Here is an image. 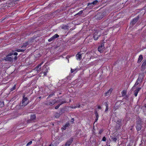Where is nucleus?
Here are the masks:
<instances>
[{"label": "nucleus", "instance_id": "obj_1", "mask_svg": "<svg viewBox=\"0 0 146 146\" xmlns=\"http://www.w3.org/2000/svg\"><path fill=\"white\" fill-rule=\"evenodd\" d=\"M29 100H28L27 97H25V95L23 96V99L22 100L21 103H20V106L22 107H24L26 106L29 103Z\"/></svg>", "mask_w": 146, "mask_h": 146}, {"label": "nucleus", "instance_id": "obj_2", "mask_svg": "<svg viewBox=\"0 0 146 146\" xmlns=\"http://www.w3.org/2000/svg\"><path fill=\"white\" fill-rule=\"evenodd\" d=\"M142 77V75H139V77L137 80L135 85L133 86L132 88V89H133L135 87H136V86L138 85L140 82H142V79L141 78Z\"/></svg>", "mask_w": 146, "mask_h": 146}, {"label": "nucleus", "instance_id": "obj_3", "mask_svg": "<svg viewBox=\"0 0 146 146\" xmlns=\"http://www.w3.org/2000/svg\"><path fill=\"white\" fill-rule=\"evenodd\" d=\"M139 18V16H138L136 17L133 19L130 23L131 26L132 27L133 25L136 23Z\"/></svg>", "mask_w": 146, "mask_h": 146}, {"label": "nucleus", "instance_id": "obj_4", "mask_svg": "<svg viewBox=\"0 0 146 146\" xmlns=\"http://www.w3.org/2000/svg\"><path fill=\"white\" fill-rule=\"evenodd\" d=\"M104 48V42H103L102 43L101 46L98 47V50L100 52H103Z\"/></svg>", "mask_w": 146, "mask_h": 146}, {"label": "nucleus", "instance_id": "obj_5", "mask_svg": "<svg viewBox=\"0 0 146 146\" xmlns=\"http://www.w3.org/2000/svg\"><path fill=\"white\" fill-rule=\"evenodd\" d=\"M103 17V16L102 13H99L95 16V18L99 20L101 19Z\"/></svg>", "mask_w": 146, "mask_h": 146}, {"label": "nucleus", "instance_id": "obj_6", "mask_svg": "<svg viewBox=\"0 0 146 146\" xmlns=\"http://www.w3.org/2000/svg\"><path fill=\"white\" fill-rule=\"evenodd\" d=\"M100 34L98 32H96L94 33V34L93 38L94 40H96L100 36Z\"/></svg>", "mask_w": 146, "mask_h": 146}, {"label": "nucleus", "instance_id": "obj_7", "mask_svg": "<svg viewBox=\"0 0 146 146\" xmlns=\"http://www.w3.org/2000/svg\"><path fill=\"white\" fill-rule=\"evenodd\" d=\"M36 116L35 114L32 115L31 116V118L30 119H29L27 121V123H30L32 121L35 120L36 119Z\"/></svg>", "mask_w": 146, "mask_h": 146}, {"label": "nucleus", "instance_id": "obj_8", "mask_svg": "<svg viewBox=\"0 0 146 146\" xmlns=\"http://www.w3.org/2000/svg\"><path fill=\"white\" fill-rule=\"evenodd\" d=\"M73 138H71L66 143L65 146H69L73 141Z\"/></svg>", "mask_w": 146, "mask_h": 146}, {"label": "nucleus", "instance_id": "obj_9", "mask_svg": "<svg viewBox=\"0 0 146 146\" xmlns=\"http://www.w3.org/2000/svg\"><path fill=\"white\" fill-rule=\"evenodd\" d=\"M13 58L11 57H10L9 56H6L5 57H4L3 58V60H5L6 61H11L13 60Z\"/></svg>", "mask_w": 146, "mask_h": 146}, {"label": "nucleus", "instance_id": "obj_10", "mask_svg": "<svg viewBox=\"0 0 146 146\" xmlns=\"http://www.w3.org/2000/svg\"><path fill=\"white\" fill-rule=\"evenodd\" d=\"M59 36L57 34H56L55 35H54L52 37H51L48 40V41L49 42H51L52 40H54L56 38H57L59 37Z\"/></svg>", "mask_w": 146, "mask_h": 146}, {"label": "nucleus", "instance_id": "obj_11", "mask_svg": "<svg viewBox=\"0 0 146 146\" xmlns=\"http://www.w3.org/2000/svg\"><path fill=\"white\" fill-rule=\"evenodd\" d=\"M56 102L57 101L55 100H52V102H49L47 103L46 104V105H47L52 106L56 103Z\"/></svg>", "mask_w": 146, "mask_h": 146}, {"label": "nucleus", "instance_id": "obj_12", "mask_svg": "<svg viewBox=\"0 0 146 146\" xmlns=\"http://www.w3.org/2000/svg\"><path fill=\"white\" fill-rule=\"evenodd\" d=\"M146 68V60H145L141 66V70H144Z\"/></svg>", "mask_w": 146, "mask_h": 146}, {"label": "nucleus", "instance_id": "obj_13", "mask_svg": "<svg viewBox=\"0 0 146 146\" xmlns=\"http://www.w3.org/2000/svg\"><path fill=\"white\" fill-rule=\"evenodd\" d=\"M70 125V124L69 123H66V124L64 125L61 128L62 130H65L66 128L68 127Z\"/></svg>", "mask_w": 146, "mask_h": 146}, {"label": "nucleus", "instance_id": "obj_14", "mask_svg": "<svg viewBox=\"0 0 146 146\" xmlns=\"http://www.w3.org/2000/svg\"><path fill=\"white\" fill-rule=\"evenodd\" d=\"M42 64V62L41 63L36 67V70L38 72H40V69H41V67L39 68V67Z\"/></svg>", "mask_w": 146, "mask_h": 146}, {"label": "nucleus", "instance_id": "obj_15", "mask_svg": "<svg viewBox=\"0 0 146 146\" xmlns=\"http://www.w3.org/2000/svg\"><path fill=\"white\" fill-rule=\"evenodd\" d=\"M141 88H138L137 89H136L134 91V95L135 96H137L138 94V93L141 90Z\"/></svg>", "mask_w": 146, "mask_h": 146}, {"label": "nucleus", "instance_id": "obj_16", "mask_svg": "<svg viewBox=\"0 0 146 146\" xmlns=\"http://www.w3.org/2000/svg\"><path fill=\"white\" fill-rule=\"evenodd\" d=\"M136 128L137 130L138 131H140L141 128V124L139 123L137 124L136 126Z\"/></svg>", "mask_w": 146, "mask_h": 146}, {"label": "nucleus", "instance_id": "obj_17", "mask_svg": "<svg viewBox=\"0 0 146 146\" xmlns=\"http://www.w3.org/2000/svg\"><path fill=\"white\" fill-rule=\"evenodd\" d=\"M76 56L77 60L79 59L80 60L82 58L81 54H80V52L76 54Z\"/></svg>", "mask_w": 146, "mask_h": 146}, {"label": "nucleus", "instance_id": "obj_18", "mask_svg": "<svg viewBox=\"0 0 146 146\" xmlns=\"http://www.w3.org/2000/svg\"><path fill=\"white\" fill-rule=\"evenodd\" d=\"M98 2V1L97 0H96L93 1L92 3H88V6H89L90 5H96L97 4Z\"/></svg>", "mask_w": 146, "mask_h": 146}, {"label": "nucleus", "instance_id": "obj_19", "mask_svg": "<svg viewBox=\"0 0 146 146\" xmlns=\"http://www.w3.org/2000/svg\"><path fill=\"white\" fill-rule=\"evenodd\" d=\"M143 59V56L142 55H140L139 57L138 60L137 61V63H139L141 62L142 60Z\"/></svg>", "mask_w": 146, "mask_h": 146}, {"label": "nucleus", "instance_id": "obj_20", "mask_svg": "<svg viewBox=\"0 0 146 146\" xmlns=\"http://www.w3.org/2000/svg\"><path fill=\"white\" fill-rule=\"evenodd\" d=\"M112 89H110L106 93L105 96H108L109 95L111 92Z\"/></svg>", "mask_w": 146, "mask_h": 146}, {"label": "nucleus", "instance_id": "obj_21", "mask_svg": "<svg viewBox=\"0 0 146 146\" xmlns=\"http://www.w3.org/2000/svg\"><path fill=\"white\" fill-rule=\"evenodd\" d=\"M29 44V43L28 42H25L23 44V46L22 47L24 48H25V47Z\"/></svg>", "mask_w": 146, "mask_h": 146}, {"label": "nucleus", "instance_id": "obj_22", "mask_svg": "<svg viewBox=\"0 0 146 146\" xmlns=\"http://www.w3.org/2000/svg\"><path fill=\"white\" fill-rule=\"evenodd\" d=\"M26 50L25 48L23 49H17V50L16 51L18 52H23Z\"/></svg>", "mask_w": 146, "mask_h": 146}, {"label": "nucleus", "instance_id": "obj_23", "mask_svg": "<svg viewBox=\"0 0 146 146\" xmlns=\"http://www.w3.org/2000/svg\"><path fill=\"white\" fill-rule=\"evenodd\" d=\"M121 94L122 96H125L126 94V91L125 90L122 91L121 92Z\"/></svg>", "mask_w": 146, "mask_h": 146}, {"label": "nucleus", "instance_id": "obj_24", "mask_svg": "<svg viewBox=\"0 0 146 146\" xmlns=\"http://www.w3.org/2000/svg\"><path fill=\"white\" fill-rule=\"evenodd\" d=\"M4 106V103L3 101L0 102V108L3 107Z\"/></svg>", "mask_w": 146, "mask_h": 146}, {"label": "nucleus", "instance_id": "obj_25", "mask_svg": "<svg viewBox=\"0 0 146 146\" xmlns=\"http://www.w3.org/2000/svg\"><path fill=\"white\" fill-rule=\"evenodd\" d=\"M60 115V114L59 113H55L54 116L55 117L58 118L59 117Z\"/></svg>", "mask_w": 146, "mask_h": 146}, {"label": "nucleus", "instance_id": "obj_26", "mask_svg": "<svg viewBox=\"0 0 146 146\" xmlns=\"http://www.w3.org/2000/svg\"><path fill=\"white\" fill-rule=\"evenodd\" d=\"M94 113L95 114L96 117L98 118L99 115L96 111L94 112Z\"/></svg>", "mask_w": 146, "mask_h": 146}, {"label": "nucleus", "instance_id": "obj_27", "mask_svg": "<svg viewBox=\"0 0 146 146\" xmlns=\"http://www.w3.org/2000/svg\"><path fill=\"white\" fill-rule=\"evenodd\" d=\"M117 123H118L119 126H121L122 124L121 123V120H118L117 121Z\"/></svg>", "mask_w": 146, "mask_h": 146}, {"label": "nucleus", "instance_id": "obj_28", "mask_svg": "<svg viewBox=\"0 0 146 146\" xmlns=\"http://www.w3.org/2000/svg\"><path fill=\"white\" fill-rule=\"evenodd\" d=\"M82 13H83V11H81L79 12H78V13L76 14L75 15V16L77 15H81V14H82Z\"/></svg>", "mask_w": 146, "mask_h": 146}, {"label": "nucleus", "instance_id": "obj_29", "mask_svg": "<svg viewBox=\"0 0 146 146\" xmlns=\"http://www.w3.org/2000/svg\"><path fill=\"white\" fill-rule=\"evenodd\" d=\"M32 143V141H31L27 143V144L26 145V146H28L30 145Z\"/></svg>", "mask_w": 146, "mask_h": 146}, {"label": "nucleus", "instance_id": "obj_30", "mask_svg": "<svg viewBox=\"0 0 146 146\" xmlns=\"http://www.w3.org/2000/svg\"><path fill=\"white\" fill-rule=\"evenodd\" d=\"M111 139L114 142H116V141L117 140V139L115 137L112 138Z\"/></svg>", "mask_w": 146, "mask_h": 146}, {"label": "nucleus", "instance_id": "obj_31", "mask_svg": "<svg viewBox=\"0 0 146 146\" xmlns=\"http://www.w3.org/2000/svg\"><path fill=\"white\" fill-rule=\"evenodd\" d=\"M15 85L11 89V91H13V90H15Z\"/></svg>", "mask_w": 146, "mask_h": 146}, {"label": "nucleus", "instance_id": "obj_32", "mask_svg": "<svg viewBox=\"0 0 146 146\" xmlns=\"http://www.w3.org/2000/svg\"><path fill=\"white\" fill-rule=\"evenodd\" d=\"M66 103V101H64L61 102H60V104H60V105H61L63 104H64V103Z\"/></svg>", "mask_w": 146, "mask_h": 146}, {"label": "nucleus", "instance_id": "obj_33", "mask_svg": "<svg viewBox=\"0 0 146 146\" xmlns=\"http://www.w3.org/2000/svg\"><path fill=\"white\" fill-rule=\"evenodd\" d=\"M60 104H58V105H57V106H55V108L56 109H57L58 108H59V106H60Z\"/></svg>", "mask_w": 146, "mask_h": 146}, {"label": "nucleus", "instance_id": "obj_34", "mask_svg": "<svg viewBox=\"0 0 146 146\" xmlns=\"http://www.w3.org/2000/svg\"><path fill=\"white\" fill-rule=\"evenodd\" d=\"M103 129L100 130L99 131V133L100 134H101L103 132Z\"/></svg>", "mask_w": 146, "mask_h": 146}, {"label": "nucleus", "instance_id": "obj_35", "mask_svg": "<svg viewBox=\"0 0 146 146\" xmlns=\"http://www.w3.org/2000/svg\"><path fill=\"white\" fill-rule=\"evenodd\" d=\"M102 140L103 141H106V137H103V138H102Z\"/></svg>", "mask_w": 146, "mask_h": 146}, {"label": "nucleus", "instance_id": "obj_36", "mask_svg": "<svg viewBox=\"0 0 146 146\" xmlns=\"http://www.w3.org/2000/svg\"><path fill=\"white\" fill-rule=\"evenodd\" d=\"M13 54V53H10L9 54H8L7 55V56H11V55H12Z\"/></svg>", "mask_w": 146, "mask_h": 146}, {"label": "nucleus", "instance_id": "obj_37", "mask_svg": "<svg viewBox=\"0 0 146 146\" xmlns=\"http://www.w3.org/2000/svg\"><path fill=\"white\" fill-rule=\"evenodd\" d=\"M54 94H50V95L48 96V97L47 98V99H48L49 98L51 97Z\"/></svg>", "mask_w": 146, "mask_h": 146}, {"label": "nucleus", "instance_id": "obj_38", "mask_svg": "<svg viewBox=\"0 0 146 146\" xmlns=\"http://www.w3.org/2000/svg\"><path fill=\"white\" fill-rule=\"evenodd\" d=\"M104 104H105V106H106V107H108V104L107 102H105L104 103Z\"/></svg>", "mask_w": 146, "mask_h": 146}, {"label": "nucleus", "instance_id": "obj_39", "mask_svg": "<svg viewBox=\"0 0 146 146\" xmlns=\"http://www.w3.org/2000/svg\"><path fill=\"white\" fill-rule=\"evenodd\" d=\"M74 121V118H72L71 119V120H70V122H72V123H73Z\"/></svg>", "mask_w": 146, "mask_h": 146}, {"label": "nucleus", "instance_id": "obj_40", "mask_svg": "<svg viewBox=\"0 0 146 146\" xmlns=\"http://www.w3.org/2000/svg\"><path fill=\"white\" fill-rule=\"evenodd\" d=\"M76 69H71V73H72L73 72H74L75 70H76Z\"/></svg>", "mask_w": 146, "mask_h": 146}, {"label": "nucleus", "instance_id": "obj_41", "mask_svg": "<svg viewBox=\"0 0 146 146\" xmlns=\"http://www.w3.org/2000/svg\"><path fill=\"white\" fill-rule=\"evenodd\" d=\"M77 107H78V108H80V105H79L78 106H76L75 107H74L73 108H76Z\"/></svg>", "mask_w": 146, "mask_h": 146}, {"label": "nucleus", "instance_id": "obj_42", "mask_svg": "<svg viewBox=\"0 0 146 146\" xmlns=\"http://www.w3.org/2000/svg\"><path fill=\"white\" fill-rule=\"evenodd\" d=\"M108 107H107L106 108V109H105V111H108Z\"/></svg>", "mask_w": 146, "mask_h": 146}, {"label": "nucleus", "instance_id": "obj_43", "mask_svg": "<svg viewBox=\"0 0 146 146\" xmlns=\"http://www.w3.org/2000/svg\"><path fill=\"white\" fill-rule=\"evenodd\" d=\"M13 54L14 55H17L18 54V53L17 52H15L13 53Z\"/></svg>", "mask_w": 146, "mask_h": 146}, {"label": "nucleus", "instance_id": "obj_44", "mask_svg": "<svg viewBox=\"0 0 146 146\" xmlns=\"http://www.w3.org/2000/svg\"><path fill=\"white\" fill-rule=\"evenodd\" d=\"M14 58L15 60H17V56H15Z\"/></svg>", "mask_w": 146, "mask_h": 146}, {"label": "nucleus", "instance_id": "obj_45", "mask_svg": "<svg viewBox=\"0 0 146 146\" xmlns=\"http://www.w3.org/2000/svg\"><path fill=\"white\" fill-rule=\"evenodd\" d=\"M98 108L99 109H101V106H98Z\"/></svg>", "mask_w": 146, "mask_h": 146}, {"label": "nucleus", "instance_id": "obj_46", "mask_svg": "<svg viewBox=\"0 0 146 146\" xmlns=\"http://www.w3.org/2000/svg\"><path fill=\"white\" fill-rule=\"evenodd\" d=\"M98 119V118L96 117V119H95V121H97Z\"/></svg>", "mask_w": 146, "mask_h": 146}, {"label": "nucleus", "instance_id": "obj_47", "mask_svg": "<svg viewBox=\"0 0 146 146\" xmlns=\"http://www.w3.org/2000/svg\"><path fill=\"white\" fill-rule=\"evenodd\" d=\"M49 146H54V145L52 144H50Z\"/></svg>", "mask_w": 146, "mask_h": 146}, {"label": "nucleus", "instance_id": "obj_48", "mask_svg": "<svg viewBox=\"0 0 146 146\" xmlns=\"http://www.w3.org/2000/svg\"><path fill=\"white\" fill-rule=\"evenodd\" d=\"M127 146H132L130 144V143H129V144H128V145H127Z\"/></svg>", "mask_w": 146, "mask_h": 146}, {"label": "nucleus", "instance_id": "obj_49", "mask_svg": "<svg viewBox=\"0 0 146 146\" xmlns=\"http://www.w3.org/2000/svg\"><path fill=\"white\" fill-rule=\"evenodd\" d=\"M41 98V96H40V97H39V98H39V99H40V98Z\"/></svg>", "mask_w": 146, "mask_h": 146}, {"label": "nucleus", "instance_id": "obj_50", "mask_svg": "<svg viewBox=\"0 0 146 146\" xmlns=\"http://www.w3.org/2000/svg\"><path fill=\"white\" fill-rule=\"evenodd\" d=\"M44 75H46V73H45V72H44Z\"/></svg>", "mask_w": 146, "mask_h": 146}, {"label": "nucleus", "instance_id": "obj_51", "mask_svg": "<svg viewBox=\"0 0 146 146\" xmlns=\"http://www.w3.org/2000/svg\"><path fill=\"white\" fill-rule=\"evenodd\" d=\"M145 108H146V104H145Z\"/></svg>", "mask_w": 146, "mask_h": 146}, {"label": "nucleus", "instance_id": "obj_52", "mask_svg": "<svg viewBox=\"0 0 146 146\" xmlns=\"http://www.w3.org/2000/svg\"><path fill=\"white\" fill-rule=\"evenodd\" d=\"M31 42H33V41H32V40H31Z\"/></svg>", "mask_w": 146, "mask_h": 146}]
</instances>
